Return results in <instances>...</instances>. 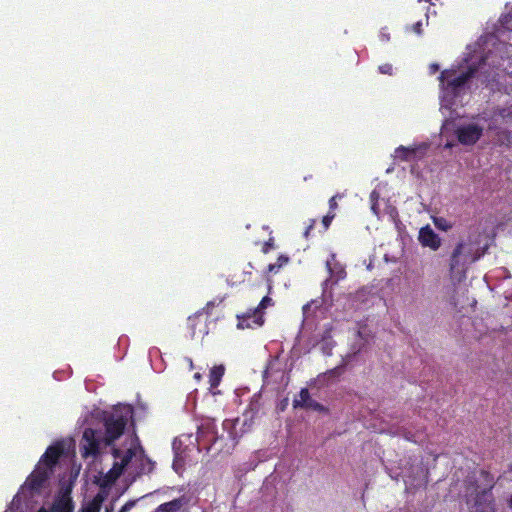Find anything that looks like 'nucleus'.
Instances as JSON below:
<instances>
[{"instance_id":"29","label":"nucleus","mask_w":512,"mask_h":512,"mask_svg":"<svg viewBox=\"0 0 512 512\" xmlns=\"http://www.w3.org/2000/svg\"><path fill=\"white\" fill-rule=\"evenodd\" d=\"M289 262V257L286 256V255H280L278 258H277V261L275 262L277 264V268H282L284 267L287 263Z\"/></svg>"},{"instance_id":"25","label":"nucleus","mask_w":512,"mask_h":512,"mask_svg":"<svg viewBox=\"0 0 512 512\" xmlns=\"http://www.w3.org/2000/svg\"><path fill=\"white\" fill-rule=\"evenodd\" d=\"M273 248H274V237L270 236L269 239L263 243L261 250L264 254H267Z\"/></svg>"},{"instance_id":"35","label":"nucleus","mask_w":512,"mask_h":512,"mask_svg":"<svg viewBox=\"0 0 512 512\" xmlns=\"http://www.w3.org/2000/svg\"><path fill=\"white\" fill-rule=\"evenodd\" d=\"M405 438L409 441L416 442V440L413 439L412 435H405Z\"/></svg>"},{"instance_id":"30","label":"nucleus","mask_w":512,"mask_h":512,"mask_svg":"<svg viewBox=\"0 0 512 512\" xmlns=\"http://www.w3.org/2000/svg\"><path fill=\"white\" fill-rule=\"evenodd\" d=\"M315 223H316V220H315V219H311V220H310V223H309V225L306 227L305 232H304V236H305V238H308V236L310 235V232L313 230V228H314V226H315Z\"/></svg>"},{"instance_id":"34","label":"nucleus","mask_w":512,"mask_h":512,"mask_svg":"<svg viewBox=\"0 0 512 512\" xmlns=\"http://www.w3.org/2000/svg\"><path fill=\"white\" fill-rule=\"evenodd\" d=\"M430 69H431L432 73H435L436 71L439 70V66H438V64H431Z\"/></svg>"},{"instance_id":"42","label":"nucleus","mask_w":512,"mask_h":512,"mask_svg":"<svg viewBox=\"0 0 512 512\" xmlns=\"http://www.w3.org/2000/svg\"><path fill=\"white\" fill-rule=\"evenodd\" d=\"M195 378H200V374H199V373H196V374H195Z\"/></svg>"},{"instance_id":"40","label":"nucleus","mask_w":512,"mask_h":512,"mask_svg":"<svg viewBox=\"0 0 512 512\" xmlns=\"http://www.w3.org/2000/svg\"><path fill=\"white\" fill-rule=\"evenodd\" d=\"M310 178H312V175H309V177H304V180H310Z\"/></svg>"},{"instance_id":"20","label":"nucleus","mask_w":512,"mask_h":512,"mask_svg":"<svg viewBox=\"0 0 512 512\" xmlns=\"http://www.w3.org/2000/svg\"><path fill=\"white\" fill-rule=\"evenodd\" d=\"M225 373V367L223 365H217L210 369L209 372V384L211 388L219 386Z\"/></svg>"},{"instance_id":"5","label":"nucleus","mask_w":512,"mask_h":512,"mask_svg":"<svg viewBox=\"0 0 512 512\" xmlns=\"http://www.w3.org/2000/svg\"><path fill=\"white\" fill-rule=\"evenodd\" d=\"M462 246L456 245L450 256L449 271L452 278L461 280L465 278L470 259L463 256Z\"/></svg>"},{"instance_id":"14","label":"nucleus","mask_w":512,"mask_h":512,"mask_svg":"<svg viewBox=\"0 0 512 512\" xmlns=\"http://www.w3.org/2000/svg\"><path fill=\"white\" fill-rule=\"evenodd\" d=\"M417 153V147H405L401 145L395 149L394 157L402 162H410L415 161L418 158Z\"/></svg>"},{"instance_id":"2","label":"nucleus","mask_w":512,"mask_h":512,"mask_svg":"<svg viewBox=\"0 0 512 512\" xmlns=\"http://www.w3.org/2000/svg\"><path fill=\"white\" fill-rule=\"evenodd\" d=\"M133 410L129 406L115 408L104 419L105 436L103 442L106 446L112 445L122 436L129 419L132 417Z\"/></svg>"},{"instance_id":"3","label":"nucleus","mask_w":512,"mask_h":512,"mask_svg":"<svg viewBox=\"0 0 512 512\" xmlns=\"http://www.w3.org/2000/svg\"><path fill=\"white\" fill-rule=\"evenodd\" d=\"M477 68L469 66L468 69L457 74L455 70L446 69L440 73L439 81L442 90L454 97L458 96L466 83L475 76Z\"/></svg>"},{"instance_id":"18","label":"nucleus","mask_w":512,"mask_h":512,"mask_svg":"<svg viewBox=\"0 0 512 512\" xmlns=\"http://www.w3.org/2000/svg\"><path fill=\"white\" fill-rule=\"evenodd\" d=\"M184 504H185L184 497H179V498L173 499L172 501L160 504L152 512H178L183 507Z\"/></svg>"},{"instance_id":"21","label":"nucleus","mask_w":512,"mask_h":512,"mask_svg":"<svg viewBox=\"0 0 512 512\" xmlns=\"http://www.w3.org/2000/svg\"><path fill=\"white\" fill-rule=\"evenodd\" d=\"M122 473H123V471L121 470V468H119L114 463L112 468L107 472L106 478H107L108 482H114L122 475Z\"/></svg>"},{"instance_id":"4","label":"nucleus","mask_w":512,"mask_h":512,"mask_svg":"<svg viewBox=\"0 0 512 512\" xmlns=\"http://www.w3.org/2000/svg\"><path fill=\"white\" fill-rule=\"evenodd\" d=\"M101 439L97 437L96 430L86 428L80 441V454L82 458H97L100 455Z\"/></svg>"},{"instance_id":"36","label":"nucleus","mask_w":512,"mask_h":512,"mask_svg":"<svg viewBox=\"0 0 512 512\" xmlns=\"http://www.w3.org/2000/svg\"><path fill=\"white\" fill-rule=\"evenodd\" d=\"M506 472L512 473V462L508 465V469Z\"/></svg>"},{"instance_id":"24","label":"nucleus","mask_w":512,"mask_h":512,"mask_svg":"<svg viewBox=\"0 0 512 512\" xmlns=\"http://www.w3.org/2000/svg\"><path fill=\"white\" fill-rule=\"evenodd\" d=\"M335 218V213L328 212L323 218H322V225L324 231L328 230V228L331 225L332 220Z\"/></svg>"},{"instance_id":"19","label":"nucleus","mask_w":512,"mask_h":512,"mask_svg":"<svg viewBox=\"0 0 512 512\" xmlns=\"http://www.w3.org/2000/svg\"><path fill=\"white\" fill-rule=\"evenodd\" d=\"M107 494L104 491H99L93 499L83 508L82 512H100L103 502Z\"/></svg>"},{"instance_id":"11","label":"nucleus","mask_w":512,"mask_h":512,"mask_svg":"<svg viewBox=\"0 0 512 512\" xmlns=\"http://www.w3.org/2000/svg\"><path fill=\"white\" fill-rule=\"evenodd\" d=\"M293 407L310 409L318 412L326 411V408L322 404L311 398L307 388H302L300 390L299 397L293 400Z\"/></svg>"},{"instance_id":"16","label":"nucleus","mask_w":512,"mask_h":512,"mask_svg":"<svg viewBox=\"0 0 512 512\" xmlns=\"http://www.w3.org/2000/svg\"><path fill=\"white\" fill-rule=\"evenodd\" d=\"M73 503L69 496L62 495L56 498L48 512H72Z\"/></svg>"},{"instance_id":"15","label":"nucleus","mask_w":512,"mask_h":512,"mask_svg":"<svg viewBox=\"0 0 512 512\" xmlns=\"http://www.w3.org/2000/svg\"><path fill=\"white\" fill-rule=\"evenodd\" d=\"M112 455L115 459H119L120 461H116L115 464L121 468L122 471L129 465L133 457L136 456V450L134 448H129L124 455H122L121 450L118 448L112 449Z\"/></svg>"},{"instance_id":"27","label":"nucleus","mask_w":512,"mask_h":512,"mask_svg":"<svg viewBox=\"0 0 512 512\" xmlns=\"http://www.w3.org/2000/svg\"><path fill=\"white\" fill-rule=\"evenodd\" d=\"M378 70L381 74L392 75L393 67L389 63L382 64L378 67Z\"/></svg>"},{"instance_id":"1","label":"nucleus","mask_w":512,"mask_h":512,"mask_svg":"<svg viewBox=\"0 0 512 512\" xmlns=\"http://www.w3.org/2000/svg\"><path fill=\"white\" fill-rule=\"evenodd\" d=\"M480 477L485 483V487L482 489L477 480L466 482V492L472 498L470 512H496L495 498L492 492L495 485L494 477L487 470H481Z\"/></svg>"},{"instance_id":"22","label":"nucleus","mask_w":512,"mask_h":512,"mask_svg":"<svg viewBox=\"0 0 512 512\" xmlns=\"http://www.w3.org/2000/svg\"><path fill=\"white\" fill-rule=\"evenodd\" d=\"M138 500L127 501L119 510V512H129L137 503ZM113 504L105 508V512H113Z\"/></svg>"},{"instance_id":"10","label":"nucleus","mask_w":512,"mask_h":512,"mask_svg":"<svg viewBox=\"0 0 512 512\" xmlns=\"http://www.w3.org/2000/svg\"><path fill=\"white\" fill-rule=\"evenodd\" d=\"M457 245L462 246V254L463 256L470 259V262H476L479 260L485 253L484 250L481 251L479 247V241L472 236H469L467 240H462L457 243Z\"/></svg>"},{"instance_id":"9","label":"nucleus","mask_w":512,"mask_h":512,"mask_svg":"<svg viewBox=\"0 0 512 512\" xmlns=\"http://www.w3.org/2000/svg\"><path fill=\"white\" fill-rule=\"evenodd\" d=\"M213 306L212 302H208L206 307L196 312L194 315L189 316L187 319V326L191 332V336L194 337L197 333L205 335L208 333L206 327L207 318L203 320L204 314H208V309Z\"/></svg>"},{"instance_id":"28","label":"nucleus","mask_w":512,"mask_h":512,"mask_svg":"<svg viewBox=\"0 0 512 512\" xmlns=\"http://www.w3.org/2000/svg\"><path fill=\"white\" fill-rule=\"evenodd\" d=\"M254 266L249 263L248 264V269L244 270V277L242 279V282H245V281H251L252 280V273H253V270H254Z\"/></svg>"},{"instance_id":"7","label":"nucleus","mask_w":512,"mask_h":512,"mask_svg":"<svg viewBox=\"0 0 512 512\" xmlns=\"http://www.w3.org/2000/svg\"><path fill=\"white\" fill-rule=\"evenodd\" d=\"M264 313H260V309H249L247 312L237 315V328L255 329L264 324Z\"/></svg>"},{"instance_id":"23","label":"nucleus","mask_w":512,"mask_h":512,"mask_svg":"<svg viewBox=\"0 0 512 512\" xmlns=\"http://www.w3.org/2000/svg\"><path fill=\"white\" fill-rule=\"evenodd\" d=\"M342 197H343L342 194L337 193L329 199V201H328L329 211L328 212L335 213V210L338 208L337 199H341Z\"/></svg>"},{"instance_id":"33","label":"nucleus","mask_w":512,"mask_h":512,"mask_svg":"<svg viewBox=\"0 0 512 512\" xmlns=\"http://www.w3.org/2000/svg\"><path fill=\"white\" fill-rule=\"evenodd\" d=\"M370 198H371V201H372V202H375V201L377 202V200H378V194H377L375 191H373V192L371 193V195H370Z\"/></svg>"},{"instance_id":"41","label":"nucleus","mask_w":512,"mask_h":512,"mask_svg":"<svg viewBox=\"0 0 512 512\" xmlns=\"http://www.w3.org/2000/svg\"><path fill=\"white\" fill-rule=\"evenodd\" d=\"M310 178H312V175H309V177H304V180H310Z\"/></svg>"},{"instance_id":"32","label":"nucleus","mask_w":512,"mask_h":512,"mask_svg":"<svg viewBox=\"0 0 512 512\" xmlns=\"http://www.w3.org/2000/svg\"><path fill=\"white\" fill-rule=\"evenodd\" d=\"M371 210L373 211V213L375 215H379V210H378V203L375 201V202H372V205H371Z\"/></svg>"},{"instance_id":"37","label":"nucleus","mask_w":512,"mask_h":512,"mask_svg":"<svg viewBox=\"0 0 512 512\" xmlns=\"http://www.w3.org/2000/svg\"><path fill=\"white\" fill-rule=\"evenodd\" d=\"M508 506H509V508H512V494H511V497L508 500Z\"/></svg>"},{"instance_id":"31","label":"nucleus","mask_w":512,"mask_h":512,"mask_svg":"<svg viewBox=\"0 0 512 512\" xmlns=\"http://www.w3.org/2000/svg\"><path fill=\"white\" fill-rule=\"evenodd\" d=\"M280 270V268H277V264L276 263H272V264H269L267 266V273H278V271Z\"/></svg>"},{"instance_id":"6","label":"nucleus","mask_w":512,"mask_h":512,"mask_svg":"<svg viewBox=\"0 0 512 512\" xmlns=\"http://www.w3.org/2000/svg\"><path fill=\"white\" fill-rule=\"evenodd\" d=\"M51 472L47 468H43L40 464L36 466L34 471L29 475L25 482V488L30 490L31 494L39 493L50 477Z\"/></svg>"},{"instance_id":"38","label":"nucleus","mask_w":512,"mask_h":512,"mask_svg":"<svg viewBox=\"0 0 512 512\" xmlns=\"http://www.w3.org/2000/svg\"><path fill=\"white\" fill-rule=\"evenodd\" d=\"M38 512H48L45 508H41Z\"/></svg>"},{"instance_id":"8","label":"nucleus","mask_w":512,"mask_h":512,"mask_svg":"<svg viewBox=\"0 0 512 512\" xmlns=\"http://www.w3.org/2000/svg\"><path fill=\"white\" fill-rule=\"evenodd\" d=\"M483 135V128L477 124H467L456 129L458 141L463 145H474Z\"/></svg>"},{"instance_id":"12","label":"nucleus","mask_w":512,"mask_h":512,"mask_svg":"<svg viewBox=\"0 0 512 512\" xmlns=\"http://www.w3.org/2000/svg\"><path fill=\"white\" fill-rule=\"evenodd\" d=\"M418 240L423 247H428L433 251L438 250L441 246V238L429 225L420 229Z\"/></svg>"},{"instance_id":"26","label":"nucleus","mask_w":512,"mask_h":512,"mask_svg":"<svg viewBox=\"0 0 512 512\" xmlns=\"http://www.w3.org/2000/svg\"><path fill=\"white\" fill-rule=\"evenodd\" d=\"M272 299L269 296H264L260 301L259 305L255 309H260V313H263V310L270 305Z\"/></svg>"},{"instance_id":"17","label":"nucleus","mask_w":512,"mask_h":512,"mask_svg":"<svg viewBox=\"0 0 512 512\" xmlns=\"http://www.w3.org/2000/svg\"><path fill=\"white\" fill-rule=\"evenodd\" d=\"M137 465L135 468V477H140L144 474H150L155 467V463L144 455L136 459Z\"/></svg>"},{"instance_id":"39","label":"nucleus","mask_w":512,"mask_h":512,"mask_svg":"<svg viewBox=\"0 0 512 512\" xmlns=\"http://www.w3.org/2000/svg\"><path fill=\"white\" fill-rule=\"evenodd\" d=\"M310 178H312V175H309V177H304V180H310Z\"/></svg>"},{"instance_id":"13","label":"nucleus","mask_w":512,"mask_h":512,"mask_svg":"<svg viewBox=\"0 0 512 512\" xmlns=\"http://www.w3.org/2000/svg\"><path fill=\"white\" fill-rule=\"evenodd\" d=\"M63 453V447L60 444L49 446L42 455L39 464L43 468H47L52 473L53 467L58 463Z\"/></svg>"}]
</instances>
